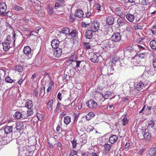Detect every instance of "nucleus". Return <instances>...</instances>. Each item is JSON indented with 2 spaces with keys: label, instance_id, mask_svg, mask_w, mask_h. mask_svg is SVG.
I'll return each instance as SVG.
<instances>
[{
  "label": "nucleus",
  "instance_id": "21",
  "mask_svg": "<svg viewBox=\"0 0 156 156\" xmlns=\"http://www.w3.org/2000/svg\"><path fill=\"white\" fill-rule=\"evenodd\" d=\"M4 129L5 132L6 133L7 135L12 133V126H6L4 128Z\"/></svg>",
  "mask_w": 156,
  "mask_h": 156
},
{
  "label": "nucleus",
  "instance_id": "62",
  "mask_svg": "<svg viewBox=\"0 0 156 156\" xmlns=\"http://www.w3.org/2000/svg\"><path fill=\"white\" fill-rule=\"evenodd\" d=\"M153 65L154 68H156V58H154L153 60Z\"/></svg>",
  "mask_w": 156,
  "mask_h": 156
},
{
  "label": "nucleus",
  "instance_id": "18",
  "mask_svg": "<svg viewBox=\"0 0 156 156\" xmlns=\"http://www.w3.org/2000/svg\"><path fill=\"white\" fill-rule=\"evenodd\" d=\"M118 139V137L117 136L113 135L109 137V142L111 144H113L116 142Z\"/></svg>",
  "mask_w": 156,
  "mask_h": 156
},
{
  "label": "nucleus",
  "instance_id": "35",
  "mask_svg": "<svg viewBox=\"0 0 156 156\" xmlns=\"http://www.w3.org/2000/svg\"><path fill=\"white\" fill-rule=\"evenodd\" d=\"M21 113L19 112H16L14 114V117L17 119H19L22 118Z\"/></svg>",
  "mask_w": 156,
  "mask_h": 156
},
{
  "label": "nucleus",
  "instance_id": "15",
  "mask_svg": "<svg viewBox=\"0 0 156 156\" xmlns=\"http://www.w3.org/2000/svg\"><path fill=\"white\" fill-rule=\"evenodd\" d=\"M144 129H140L137 131V136L140 140H143L144 139Z\"/></svg>",
  "mask_w": 156,
  "mask_h": 156
},
{
  "label": "nucleus",
  "instance_id": "22",
  "mask_svg": "<svg viewBox=\"0 0 156 156\" xmlns=\"http://www.w3.org/2000/svg\"><path fill=\"white\" fill-rule=\"evenodd\" d=\"M114 21V18L112 16H108L106 18V23L108 25H112Z\"/></svg>",
  "mask_w": 156,
  "mask_h": 156
},
{
  "label": "nucleus",
  "instance_id": "61",
  "mask_svg": "<svg viewBox=\"0 0 156 156\" xmlns=\"http://www.w3.org/2000/svg\"><path fill=\"white\" fill-rule=\"evenodd\" d=\"M60 6V5L58 2H56L55 4V9H57L58 8H59Z\"/></svg>",
  "mask_w": 156,
  "mask_h": 156
},
{
  "label": "nucleus",
  "instance_id": "52",
  "mask_svg": "<svg viewBox=\"0 0 156 156\" xmlns=\"http://www.w3.org/2000/svg\"><path fill=\"white\" fill-rule=\"evenodd\" d=\"M94 7L96 8L97 9L98 11L101 10L100 9L101 6L98 3H95L94 5Z\"/></svg>",
  "mask_w": 156,
  "mask_h": 156
},
{
  "label": "nucleus",
  "instance_id": "6",
  "mask_svg": "<svg viewBox=\"0 0 156 156\" xmlns=\"http://www.w3.org/2000/svg\"><path fill=\"white\" fill-rule=\"evenodd\" d=\"M24 53L29 58L31 57L32 54L31 53V49L29 46H26L24 47L23 49Z\"/></svg>",
  "mask_w": 156,
  "mask_h": 156
},
{
  "label": "nucleus",
  "instance_id": "25",
  "mask_svg": "<svg viewBox=\"0 0 156 156\" xmlns=\"http://www.w3.org/2000/svg\"><path fill=\"white\" fill-rule=\"evenodd\" d=\"M33 106L32 101L31 100H27L26 101L25 107L28 109H30Z\"/></svg>",
  "mask_w": 156,
  "mask_h": 156
},
{
  "label": "nucleus",
  "instance_id": "34",
  "mask_svg": "<svg viewBox=\"0 0 156 156\" xmlns=\"http://www.w3.org/2000/svg\"><path fill=\"white\" fill-rule=\"evenodd\" d=\"M151 47L153 49H156V41L155 40L151 41L149 44Z\"/></svg>",
  "mask_w": 156,
  "mask_h": 156
},
{
  "label": "nucleus",
  "instance_id": "14",
  "mask_svg": "<svg viewBox=\"0 0 156 156\" xmlns=\"http://www.w3.org/2000/svg\"><path fill=\"white\" fill-rule=\"evenodd\" d=\"M117 22L119 26L122 27L125 25L126 24V23L127 21L126 20H123L122 18L120 17V18H118Z\"/></svg>",
  "mask_w": 156,
  "mask_h": 156
},
{
  "label": "nucleus",
  "instance_id": "28",
  "mask_svg": "<svg viewBox=\"0 0 156 156\" xmlns=\"http://www.w3.org/2000/svg\"><path fill=\"white\" fill-rule=\"evenodd\" d=\"M95 115V114L93 112H89L86 117V119L87 120H89L94 117Z\"/></svg>",
  "mask_w": 156,
  "mask_h": 156
},
{
  "label": "nucleus",
  "instance_id": "32",
  "mask_svg": "<svg viewBox=\"0 0 156 156\" xmlns=\"http://www.w3.org/2000/svg\"><path fill=\"white\" fill-rule=\"evenodd\" d=\"M48 85H49V86L47 90V93H48L52 89V86L54 85V82L52 80H51L49 82Z\"/></svg>",
  "mask_w": 156,
  "mask_h": 156
},
{
  "label": "nucleus",
  "instance_id": "8",
  "mask_svg": "<svg viewBox=\"0 0 156 156\" xmlns=\"http://www.w3.org/2000/svg\"><path fill=\"white\" fill-rule=\"evenodd\" d=\"M87 106L90 108H96L98 103L92 100H90L87 103Z\"/></svg>",
  "mask_w": 156,
  "mask_h": 156
},
{
  "label": "nucleus",
  "instance_id": "50",
  "mask_svg": "<svg viewBox=\"0 0 156 156\" xmlns=\"http://www.w3.org/2000/svg\"><path fill=\"white\" fill-rule=\"evenodd\" d=\"M71 143L72 145L73 148H75L76 147L77 144L76 140L74 139L73 141H71Z\"/></svg>",
  "mask_w": 156,
  "mask_h": 156
},
{
  "label": "nucleus",
  "instance_id": "58",
  "mask_svg": "<svg viewBox=\"0 0 156 156\" xmlns=\"http://www.w3.org/2000/svg\"><path fill=\"white\" fill-rule=\"evenodd\" d=\"M137 47L140 51L146 50L145 48L141 45H137Z\"/></svg>",
  "mask_w": 156,
  "mask_h": 156
},
{
  "label": "nucleus",
  "instance_id": "51",
  "mask_svg": "<svg viewBox=\"0 0 156 156\" xmlns=\"http://www.w3.org/2000/svg\"><path fill=\"white\" fill-rule=\"evenodd\" d=\"M7 144V143L5 140H3V139L0 137V146L5 145Z\"/></svg>",
  "mask_w": 156,
  "mask_h": 156
},
{
  "label": "nucleus",
  "instance_id": "64",
  "mask_svg": "<svg viewBox=\"0 0 156 156\" xmlns=\"http://www.w3.org/2000/svg\"><path fill=\"white\" fill-rule=\"evenodd\" d=\"M58 99L60 101L62 100V94L60 92H59L57 95Z\"/></svg>",
  "mask_w": 156,
  "mask_h": 156
},
{
  "label": "nucleus",
  "instance_id": "53",
  "mask_svg": "<svg viewBox=\"0 0 156 156\" xmlns=\"http://www.w3.org/2000/svg\"><path fill=\"white\" fill-rule=\"evenodd\" d=\"M33 114V112L32 111L31 109H29L27 111V118L30 116L31 115Z\"/></svg>",
  "mask_w": 156,
  "mask_h": 156
},
{
  "label": "nucleus",
  "instance_id": "13",
  "mask_svg": "<svg viewBox=\"0 0 156 156\" xmlns=\"http://www.w3.org/2000/svg\"><path fill=\"white\" fill-rule=\"evenodd\" d=\"M132 62L134 66H140V64L141 61L140 60V58L136 55L132 59Z\"/></svg>",
  "mask_w": 156,
  "mask_h": 156
},
{
  "label": "nucleus",
  "instance_id": "45",
  "mask_svg": "<svg viewBox=\"0 0 156 156\" xmlns=\"http://www.w3.org/2000/svg\"><path fill=\"white\" fill-rule=\"evenodd\" d=\"M36 115L37 118L39 121H41L43 120L44 117V115H43L39 113H37L36 114Z\"/></svg>",
  "mask_w": 156,
  "mask_h": 156
},
{
  "label": "nucleus",
  "instance_id": "60",
  "mask_svg": "<svg viewBox=\"0 0 156 156\" xmlns=\"http://www.w3.org/2000/svg\"><path fill=\"white\" fill-rule=\"evenodd\" d=\"M146 150L145 148L141 149L140 150L138 153L139 154L141 155Z\"/></svg>",
  "mask_w": 156,
  "mask_h": 156
},
{
  "label": "nucleus",
  "instance_id": "42",
  "mask_svg": "<svg viewBox=\"0 0 156 156\" xmlns=\"http://www.w3.org/2000/svg\"><path fill=\"white\" fill-rule=\"evenodd\" d=\"M155 122L153 120H151L149 122L148 126L153 129L154 128V125H155Z\"/></svg>",
  "mask_w": 156,
  "mask_h": 156
},
{
  "label": "nucleus",
  "instance_id": "16",
  "mask_svg": "<svg viewBox=\"0 0 156 156\" xmlns=\"http://www.w3.org/2000/svg\"><path fill=\"white\" fill-rule=\"evenodd\" d=\"M145 87L144 84L141 82L138 83L136 86V89L138 91L141 90Z\"/></svg>",
  "mask_w": 156,
  "mask_h": 156
},
{
  "label": "nucleus",
  "instance_id": "49",
  "mask_svg": "<svg viewBox=\"0 0 156 156\" xmlns=\"http://www.w3.org/2000/svg\"><path fill=\"white\" fill-rule=\"evenodd\" d=\"M15 10L17 11H21L23 9V8L18 5H15L14 7Z\"/></svg>",
  "mask_w": 156,
  "mask_h": 156
},
{
  "label": "nucleus",
  "instance_id": "9",
  "mask_svg": "<svg viewBox=\"0 0 156 156\" xmlns=\"http://www.w3.org/2000/svg\"><path fill=\"white\" fill-rule=\"evenodd\" d=\"M62 54V50L60 48H55L54 50V55L57 58L60 57Z\"/></svg>",
  "mask_w": 156,
  "mask_h": 156
},
{
  "label": "nucleus",
  "instance_id": "63",
  "mask_svg": "<svg viewBox=\"0 0 156 156\" xmlns=\"http://www.w3.org/2000/svg\"><path fill=\"white\" fill-rule=\"evenodd\" d=\"M74 115V121H77L78 119V118L79 116V115L76 114H75L74 113L73 114Z\"/></svg>",
  "mask_w": 156,
  "mask_h": 156
},
{
  "label": "nucleus",
  "instance_id": "19",
  "mask_svg": "<svg viewBox=\"0 0 156 156\" xmlns=\"http://www.w3.org/2000/svg\"><path fill=\"white\" fill-rule=\"evenodd\" d=\"M75 15L76 17L81 18L83 17L84 14L81 10L78 9L75 12Z\"/></svg>",
  "mask_w": 156,
  "mask_h": 156
},
{
  "label": "nucleus",
  "instance_id": "57",
  "mask_svg": "<svg viewBox=\"0 0 156 156\" xmlns=\"http://www.w3.org/2000/svg\"><path fill=\"white\" fill-rule=\"evenodd\" d=\"M67 114L66 112V111H64L61 112L59 115L60 117L62 119L65 115Z\"/></svg>",
  "mask_w": 156,
  "mask_h": 156
},
{
  "label": "nucleus",
  "instance_id": "46",
  "mask_svg": "<svg viewBox=\"0 0 156 156\" xmlns=\"http://www.w3.org/2000/svg\"><path fill=\"white\" fill-rule=\"evenodd\" d=\"M141 3L143 5H146L150 4V2L148 0H142Z\"/></svg>",
  "mask_w": 156,
  "mask_h": 156
},
{
  "label": "nucleus",
  "instance_id": "7",
  "mask_svg": "<svg viewBox=\"0 0 156 156\" xmlns=\"http://www.w3.org/2000/svg\"><path fill=\"white\" fill-rule=\"evenodd\" d=\"M121 39V36L119 32L114 33L112 37V39L114 42L119 41Z\"/></svg>",
  "mask_w": 156,
  "mask_h": 156
},
{
  "label": "nucleus",
  "instance_id": "24",
  "mask_svg": "<svg viewBox=\"0 0 156 156\" xmlns=\"http://www.w3.org/2000/svg\"><path fill=\"white\" fill-rule=\"evenodd\" d=\"M92 32L91 30H87L85 34L86 37L87 39H91L92 37Z\"/></svg>",
  "mask_w": 156,
  "mask_h": 156
},
{
  "label": "nucleus",
  "instance_id": "17",
  "mask_svg": "<svg viewBox=\"0 0 156 156\" xmlns=\"http://www.w3.org/2000/svg\"><path fill=\"white\" fill-rule=\"evenodd\" d=\"M126 19L129 21L130 22H133L135 19V16L133 15L128 13L126 15Z\"/></svg>",
  "mask_w": 156,
  "mask_h": 156
},
{
  "label": "nucleus",
  "instance_id": "44",
  "mask_svg": "<svg viewBox=\"0 0 156 156\" xmlns=\"http://www.w3.org/2000/svg\"><path fill=\"white\" fill-rule=\"evenodd\" d=\"M5 81L8 83H12L13 82V80L10 77L6 76L5 79Z\"/></svg>",
  "mask_w": 156,
  "mask_h": 156
},
{
  "label": "nucleus",
  "instance_id": "37",
  "mask_svg": "<svg viewBox=\"0 0 156 156\" xmlns=\"http://www.w3.org/2000/svg\"><path fill=\"white\" fill-rule=\"evenodd\" d=\"M69 35L72 38L75 37L76 35V30H73Z\"/></svg>",
  "mask_w": 156,
  "mask_h": 156
},
{
  "label": "nucleus",
  "instance_id": "43",
  "mask_svg": "<svg viewBox=\"0 0 156 156\" xmlns=\"http://www.w3.org/2000/svg\"><path fill=\"white\" fill-rule=\"evenodd\" d=\"M150 30L153 34L156 35V24L153 26Z\"/></svg>",
  "mask_w": 156,
  "mask_h": 156
},
{
  "label": "nucleus",
  "instance_id": "27",
  "mask_svg": "<svg viewBox=\"0 0 156 156\" xmlns=\"http://www.w3.org/2000/svg\"><path fill=\"white\" fill-rule=\"evenodd\" d=\"M149 154L151 156H154L156 154V148H152L148 151Z\"/></svg>",
  "mask_w": 156,
  "mask_h": 156
},
{
  "label": "nucleus",
  "instance_id": "38",
  "mask_svg": "<svg viewBox=\"0 0 156 156\" xmlns=\"http://www.w3.org/2000/svg\"><path fill=\"white\" fill-rule=\"evenodd\" d=\"M147 52L142 53L137 55V56L140 59L144 58L147 56Z\"/></svg>",
  "mask_w": 156,
  "mask_h": 156
},
{
  "label": "nucleus",
  "instance_id": "54",
  "mask_svg": "<svg viewBox=\"0 0 156 156\" xmlns=\"http://www.w3.org/2000/svg\"><path fill=\"white\" fill-rule=\"evenodd\" d=\"M76 57H75V58H73V57H71V58L70 59L66 60V61L67 63H72L73 62L76 60Z\"/></svg>",
  "mask_w": 156,
  "mask_h": 156
},
{
  "label": "nucleus",
  "instance_id": "39",
  "mask_svg": "<svg viewBox=\"0 0 156 156\" xmlns=\"http://www.w3.org/2000/svg\"><path fill=\"white\" fill-rule=\"evenodd\" d=\"M16 71L18 72H22L23 70V67L20 65H17L15 68Z\"/></svg>",
  "mask_w": 156,
  "mask_h": 156
},
{
  "label": "nucleus",
  "instance_id": "26",
  "mask_svg": "<svg viewBox=\"0 0 156 156\" xmlns=\"http://www.w3.org/2000/svg\"><path fill=\"white\" fill-rule=\"evenodd\" d=\"M53 5L50 4L47 5V9L48 10V12L50 15H52L53 13Z\"/></svg>",
  "mask_w": 156,
  "mask_h": 156
},
{
  "label": "nucleus",
  "instance_id": "41",
  "mask_svg": "<svg viewBox=\"0 0 156 156\" xmlns=\"http://www.w3.org/2000/svg\"><path fill=\"white\" fill-rule=\"evenodd\" d=\"M78 153V151H76L73 150H71L70 151V153L69 156H73L76 155Z\"/></svg>",
  "mask_w": 156,
  "mask_h": 156
},
{
  "label": "nucleus",
  "instance_id": "23",
  "mask_svg": "<svg viewBox=\"0 0 156 156\" xmlns=\"http://www.w3.org/2000/svg\"><path fill=\"white\" fill-rule=\"evenodd\" d=\"M87 22H83L81 23L82 27H86L88 26L91 22V20L90 18H87Z\"/></svg>",
  "mask_w": 156,
  "mask_h": 156
},
{
  "label": "nucleus",
  "instance_id": "10",
  "mask_svg": "<svg viewBox=\"0 0 156 156\" xmlns=\"http://www.w3.org/2000/svg\"><path fill=\"white\" fill-rule=\"evenodd\" d=\"M114 13L120 18H123V14L122 11V9L120 7L115 8L114 10Z\"/></svg>",
  "mask_w": 156,
  "mask_h": 156
},
{
  "label": "nucleus",
  "instance_id": "31",
  "mask_svg": "<svg viewBox=\"0 0 156 156\" xmlns=\"http://www.w3.org/2000/svg\"><path fill=\"white\" fill-rule=\"evenodd\" d=\"M111 94V92L109 91H106L105 93L104 94H102V97L104 98L105 99L108 98L110 97Z\"/></svg>",
  "mask_w": 156,
  "mask_h": 156
},
{
  "label": "nucleus",
  "instance_id": "4",
  "mask_svg": "<svg viewBox=\"0 0 156 156\" xmlns=\"http://www.w3.org/2000/svg\"><path fill=\"white\" fill-rule=\"evenodd\" d=\"M103 43L106 47H109L110 48H116L118 44H115L112 40L110 39H107L104 41Z\"/></svg>",
  "mask_w": 156,
  "mask_h": 156
},
{
  "label": "nucleus",
  "instance_id": "33",
  "mask_svg": "<svg viewBox=\"0 0 156 156\" xmlns=\"http://www.w3.org/2000/svg\"><path fill=\"white\" fill-rule=\"evenodd\" d=\"M7 134L6 132L4 129L3 128H2L0 129V137H5L7 136Z\"/></svg>",
  "mask_w": 156,
  "mask_h": 156
},
{
  "label": "nucleus",
  "instance_id": "47",
  "mask_svg": "<svg viewBox=\"0 0 156 156\" xmlns=\"http://www.w3.org/2000/svg\"><path fill=\"white\" fill-rule=\"evenodd\" d=\"M83 44L86 49H88L90 48V46L89 43L85 42H83Z\"/></svg>",
  "mask_w": 156,
  "mask_h": 156
},
{
  "label": "nucleus",
  "instance_id": "36",
  "mask_svg": "<svg viewBox=\"0 0 156 156\" xmlns=\"http://www.w3.org/2000/svg\"><path fill=\"white\" fill-rule=\"evenodd\" d=\"M61 32L62 33L66 34H69L70 32L69 29L67 27H65L62 29Z\"/></svg>",
  "mask_w": 156,
  "mask_h": 156
},
{
  "label": "nucleus",
  "instance_id": "2",
  "mask_svg": "<svg viewBox=\"0 0 156 156\" xmlns=\"http://www.w3.org/2000/svg\"><path fill=\"white\" fill-rule=\"evenodd\" d=\"M11 41V36L9 35H7L5 42L2 43L3 49L4 51H7L10 48Z\"/></svg>",
  "mask_w": 156,
  "mask_h": 156
},
{
  "label": "nucleus",
  "instance_id": "11",
  "mask_svg": "<svg viewBox=\"0 0 156 156\" xmlns=\"http://www.w3.org/2000/svg\"><path fill=\"white\" fill-rule=\"evenodd\" d=\"M60 42L57 39H53L51 42V45L53 48L55 49L58 48V47Z\"/></svg>",
  "mask_w": 156,
  "mask_h": 156
},
{
  "label": "nucleus",
  "instance_id": "40",
  "mask_svg": "<svg viewBox=\"0 0 156 156\" xmlns=\"http://www.w3.org/2000/svg\"><path fill=\"white\" fill-rule=\"evenodd\" d=\"M112 145L108 144H106L105 145V150L107 152H108L111 149Z\"/></svg>",
  "mask_w": 156,
  "mask_h": 156
},
{
  "label": "nucleus",
  "instance_id": "30",
  "mask_svg": "<svg viewBox=\"0 0 156 156\" xmlns=\"http://www.w3.org/2000/svg\"><path fill=\"white\" fill-rule=\"evenodd\" d=\"M23 109H22L21 110L22 118L25 119L27 118V111L26 110H24V109L25 108V107H23Z\"/></svg>",
  "mask_w": 156,
  "mask_h": 156
},
{
  "label": "nucleus",
  "instance_id": "56",
  "mask_svg": "<svg viewBox=\"0 0 156 156\" xmlns=\"http://www.w3.org/2000/svg\"><path fill=\"white\" fill-rule=\"evenodd\" d=\"M38 91L37 89H35L34 90L33 95L34 97L37 98L38 96Z\"/></svg>",
  "mask_w": 156,
  "mask_h": 156
},
{
  "label": "nucleus",
  "instance_id": "55",
  "mask_svg": "<svg viewBox=\"0 0 156 156\" xmlns=\"http://www.w3.org/2000/svg\"><path fill=\"white\" fill-rule=\"evenodd\" d=\"M122 125L124 126L128 123V120L126 118H124L122 119Z\"/></svg>",
  "mask_w": 156,
  "mask_h": 156
},
{
  "label": "nucleus",
  "instance_id": "3",
  "mask_svg": "<svg viewBox=\"0 0 156 156\" xmlns=\"http://www.w3.org/2000/svg\"><path fill=\"white\" fill-rule=\"evenodd\" d=\"M90 56V60L92 62L94 63L98 62L101 58V55L98 53H91Z\"/></svg>",
  "mask_w": 156,
  "mask_h": 156
},
{
  "label": "nucleus",
  "instance_id": "5",
  "mask_svg": "<svg viewBox=\"0 0 156 156\" xmlns=\"http://www.w3.org/2000/svg\"><path fill=\"white\" fill-rule=\"evenodd\" d=\"M99 27V23L97 21H94L91 23V29L94 32L98 31Z\"/></svg>",
  "mask_w": 156,
  "mask_h": 156
},
{
  "label": "nucleus",
  "instance_id": "20",
  "mask_svg": "<svg viewBox=\"0 0 156 156\" xmlns=\"http://www.w3.org/2000/svg\"><path fill=\"white\" fill-rule=\"evenodd\" d=\"M16 128L17 130L20 131L23 129L24 125L23 122H19L16 124Z\"/></svg>",
  "mask_w": 156,
  "mask_h": 156
},
{
  "label": "nucleus",
  "instance_id": "12",
  "mask_svg": "<svg viewBox=\"0 0 156 156\" xmlns=\"http://www.w3.org/2000/svg\"><path fill=\"white\" fill-rule=\"evenodd\" d=\"M151 137V135L149 133L148 129H144V139L146 141L149 140Z\"/></svg>",
  "mask_w": 156,
  "mask_h": 156
},
{
  "label": "nucleus",
  "instance_id": "48",
  "mask_svg": "<svg viewBox=\"0 0 156 156\" xmlns=\"http://www.w3.org/2000/svg\"><path fill=\"white\" fill-rule=\"evenodd\" d=\"M53 100L51 99L50 100L49 102L47 103V108L48 109L50 108L52 106L53 104Z\"/></svg>",
  "mask_w": 156,
  "mask_h": 156
},
{
  "label": "nucleus",
  "instance_id": "29",
  "mask_svg": "<svg viewBox=\"0 0 156 156\" xmlns=\"http://www.w3.org/2000/svg\"><path fill=\"white\" fill-rule=\"evenodd\" d=\"M71 122V118L68 116H66L64 117V122L65 124L68 125Z\"/></svg>",
  "mask_w": 156,
  "mask_h": 156
},
{
  "label": "nucleus",
  "instance_id": "1",
  "mask_svg": "<svg viewBox=\"0 0 156 156\" xmlns=\"http://www.w3.org/2000/svg\"><path fill=\"white\" fill-rule=\"evenodd\" d=\"M7 7L5 2H2L0 4V14L4 16H10L11 15L10 12H5Z\"/></svg>",
  "mask_w": 156,
  "mask_h": 156
},
{
  "label": "nucleus",
  "instance_id": "59",
  "mask_svg": "<svg viewBox=\"0 0 156 156\" xmlns=\"http://www.w3.org/2000/svg\"><path fill=\"white\" fill-rule=\"evenodd\" d=\"M45 87L44 86H43L41 88V90L40 94H41L42 93H43V94H45Z\"/></svg>",
  "mask_w": 156,
  "mask_h": 156
}]
</instances>
